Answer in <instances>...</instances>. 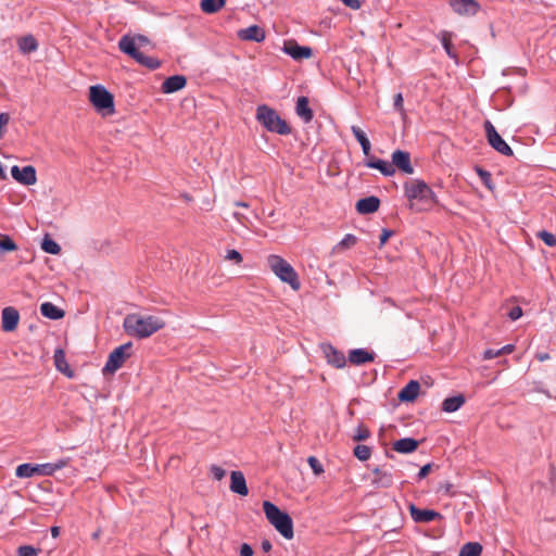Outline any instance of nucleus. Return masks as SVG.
Returning <instances> with one entry per match:
<instances>
[{
  "label": "nucleus",
  "instance_id": "obj_49",
  "mask_svg": "<svg viewBox=\"0 0 556 556\" xmlns=\"http://www.w3.org/2000/svg\"><path fill=\"white\" fill-rule=\"evenodd\" d=\"M10 122V114L7 112H3L0 114V138L3 137V130L2 128L5 127Z\"/></svg>",
  "mask_w": 556,
  "mask_h": 556
},
{
  "label": "nucleus",
  "instance_id": "obj_23",
  "mask_svg": "<svg viewBox=\"0 0 556 556\" xmlns=\"http://www.w3.org/2000/svg\"><path fill=\"white\" fill-rule=\"evenodd\" d=\"M295 112L304 123H309L314 117L308 99L304 96L298 98Z\"/></svg>",
  "mask_w": 556,
  "mask_h": 556
},
{
  "label": "nucleus",
  "instance_id": "obj_4",
  "mask_svg": "<svg viewBox=\"0 0 556 556\" xmlns=\"http://www.w3.org/2000/svg\"><path fill=\"white\" fill-rule=\"evenodd\" d=\"M269 269L285 283H288L293 290L301 287L299 276L294 268L281 256L270 254L266 260Z\"/></svg>",
  "mask_w": 556,
  "mask_h": 556
},
{
  "label": "nucleus",
  "instance_id": "obj_43",
  "mask_svg": "<svg viewBox=\"0 0 556 556\" xmlns=\"http://www.w3.org/2000/svg\"><path fill=\"white\" fill-rule=\"evenodd\" d=\"M538 238L544 241V243H556V238L553 233L546 230L538 231Z\"/></svg>",
  "mask_w": 556,
  "mask_h": 556
},
{
  "label": "nucleus",
  "instance_id": "obj_8",
  "mask_svg": "<svg viewBox=\"0 0 556 556\" xmlns=\"http://www.w3.org/2000/svg\"><path fill=\"white\" fill-rule=\"evenodd\" d=\"M484 130L489 144L498 153L511 156L513 150L506 143V141L501 137V135L496 131L495 127L490 121L484 122Z\"/></svg>",
  "mask_w": 556,
  "mask_h": 556
},
{
  "label": "nucleus",
  "instance_id": "obj_11",
  "mask_svg": "<svg viewBox=\"0 0 556 556\" xmlns=\"http://www.w3.org/2000/svg\"><path fill=\"white\" fill-rule=\"evenodd\" d=\"M392 165L404 174L412 175L414 167L410 162V154L403 150H395L392 155Z\"/></svg>",
  "mask_w": 556,
  "mask_h": 556
},
{
  "label": "nucleus",
  "instance_id": "obj_44",
  "mask_svg": "<svg viewBox=\"0 0 556 556\" xmlns=\"http://www.w3.org/2000/svg\"><path fill=\"white\" fill-rule=\"evenodd\" d=\"M404 99H403V96L401 92L396 93L394 96V101H393V105H394V109L400 112V113H404Z\"/></svg>",
  "mask_w": 556,
  "mask_h": 556
},
{
  "label": "nucleus",
  "instance_id": "obj_7",
  "mask_svg": "<svg viewBox=\"0 0 556 556\" xmlns=\"http://www.w3.org/2000/svg\"><path fill=\"white\" fill-rule=\"evenodd\" d=\"M131 346V342H127L114 349L110 353L108 361L103 367V375L114 374L115 371H117L124 365L126 359L130 357Z\"/></svg>",
  "mask_w": 556,
  "mask_h": 556
},
{
  "label": "nucleus",
  "instance_id": "obj_45",
  "mask_svg": "<svg viewBox=\"0 0 556 556\" xmlns=\"http://www.w3.org/2000/svg\"><path fill=\"white\" fill-rule=\"evenodd\" d=\"M478 174L481 178V180L483 181V184L489 188L491 189V174L488 172V170H484L482 168H478Z\"/></svg>",
  "mask_w": 556,
  "mask_h": 556
},
{
  "label": "nucleus",
  "instance_id": "obj_18",
  "mask_svg": "<svg viewBox=\"0 0 556 556\" xmlns=\"http://www.w3.org/2000/svg\"><path fill=\"white\" fill-rule=\"evenodd\" d=\"M230 490L231 492L239 494L241 496L248 495L249 489L247 486L244 475L241 471H231Z\"/></svg>",
  "mask_w": 556,
  "mask_h": 556
},
{
  "label": "nucleus",
  "instance_id": "obj_14",
  "mask_svg": "<svg viewBox=\"0 0 556 556\" xmlns=\"http://www.w3.org/2000/svg\"><path fill=\"white\" fill-rule=\"evenodd\" d=\"M409 513L415 522L428 523L435 519H441L442 516L440 513L432 509H420L416 507L414 504L409 505Z\"/></svg>",
  "mask_w": 556,
  "mask_h": 556
},
{
  "label": "nucleus",
  "instance_id": "obj_62",
  "mask_svg": "<svg viewBox=\"0 0 556 556\" xmlns=\"http://www.w3.org/2000/svg\"><path fill=\"white\" fill-rule=\"evenodd\" d=\"M40 243L48 244V243H55V242L52 240V238L48 233H46Z\"/></svg>",
  "mask_w": 556,
  "mask_h": 556
},
{
  "label": "nucleus",
  "instance_id": "obj_36",
  "mask_svg": "<svg viewBox=\"0 0 556 556\" xmlns=\"http://www.w3.org/2000/svg\"><path fill=\"white\" fill-rule=\"evenodd\" d=\"M18 48L22 52L29 53V52L37 50L38 43H37L36 39L29 35V36H25L20 39Z\"/></svg>",
  "mask_w": 556,
  "mask_h": 556
},
{
  "label": "nucleus",
  "instance_id": "obj_64",
  "mask_svg": "<svg viewBox=\"0 0 556 556\" xmlns=\"http://www.w3.org/2000/svg\"><path fill=\"white\" fill-rule=\"evenodd\" d=\"M237 206H241V207H249V204L245 203V202H236L235 203Z\"/></svg>",
  "mask_w": 556,
  "mask_h": 556
},
{
  "label": "nucleus",
  "instance_id": "obj_48",
  "mask_svg": "<svg viewBox=\"0 0 556 556\" xmlns=\"http://www.w3.org/2000/svg\"><path fill=\"white\" fill-rule=\"evenodd\" d=\"M226 258L229 261H233L237 264L241 263L242 256L237 250H229L226 254Z\"/></svg>",
  "mask_w": 556,
  "mask_h": 556
},
{
  "label": "nucleus",
  "instance_id": "obj_24",
  "mask_svg": "<svg viewBox=\"0 0 556 556\" xmlns=\"http://www.w3.org/2000/svg\"><path fill=\"white\" fill-rule=\"evenodd\" d=\"M136 46V38L130 37L128 35L123 36L118 41L119 50L125 54L129 55L130 58H132L134 60L140 53Z\"/></svg>",
  "mask_w": 556,
  "mask_h": 556
},
{
  "label": "nucleus",
  "instance_id": "obj_34",
  "mask_svg": "<svg viewBox=\"0 0 556 556\" xmlns=\"http://www.w3.org/2000/svg\"><path fill=\"white\" fill-rule=\"evenodd\" d=\"M65 465H66L65 460H61L58 464L47 463V464L37 465V469H38L37 475L51 476L56 470L63 468Z\"/></svg>",
  "mask_w": 556,
  "mask_h": 556
},
{
  "label": "nucleus",
  "instance_id": "obj_56",
  "mask_svg": "<svg viewBox=\"0 0 556 556\" xmlns=\"http://www.w3.org/2000/svg\"><path fill=\"white\" fill-rule=\"evenodd\" d=\"M515 350V345L514 344H506L504 345L503 348L498 349V352L502 355H505V354H510L511 352H514Z\"/></svg>",
  "mask_w": 556,
  "mask_h": 556
},
{
  "label": "nucleus",
  "instance_id": "obj_59",
  "mask_svg": "<svg viewBox=\"0 0 556 556\" xmlns=\"http://www.w3.org/2000/svg\"><path fill=\"white\" fill-rule=\"evenodd\" d=\"M262 549L264 552H269L271 549V543L267 540L262 542Z\"/></svg>",
  "mask_w": 556,
  "mask_h": 556
},
{
  "label": "nucleus",
  "instance_id": "obj_61",
  "mask_svg": "<svg viewBox=\"0 0 556 556\" xmlns=\"http://www.w3.org/2000/svg\"><path fill=\"white\" fill-rule=\"evenodd\" d=\"M0 243L9 244V243H14V242L12 241V239L9 236L0 235Z\"/></svg>",
  "mask_w": 556,
  "mask_h": 556
},
{
  "label": "nucleus",
  "instance_id": "obj_47",
  "mask_svg": "<svg viewBox=\"0 0 556 556\" xmlns=\"http://www.w3.org/2000/svg\"><path fill=\"white\" fill-rule=\"evenodd\" d=\"M507 315L511 320L515 321L522 316V309L520 306H514L509 309Z\"/></svg>",
  "mask_w": 556,
  "mask_h": 556
},
{
  "label": "nucleus",
  "instance_id": "obj_5",
  "mask_svg": "<svg viewBox=\"0 0 556 556\" xmlns=\"http://www.w3.org/2000/svg\"><path fill=\"white\" fill-rule=\"evenodd\" d=\"M403 188L409 201L419 200L426 203L434 202V192L424 180H408L404 184Z\"/></svg>",
  "mask_w": 556,
  "mask_h": 556
},
{
  "label": "nucleus",
  "instance_id": "obj_28",
  "mask_svg": "<svg viewBox=\"0 0 556 556\" xmlns=\"http://www.w3.org/2000/svg\"><path fill=\"white\" fill-rule=\"evenodd\" d=\"M40 313L42 316L58 320L64 317V311L51 302H45L40 305Z\"/></svg>",
  "mask_w": 556,
  "mask_h": 556
},
{
  "label": "nucleus",
  "instance_id": "obj_60",
  "mask_svg": "<svg viewBox=\"0 0 556 556\" xmlns=\"http://www.w3.org/2000/svg\"><path fill=\"white\" fill-rule=\"evenodd\" d=\"M135 38H136V43H139V45L148 43V38L142 35H138Z\"/></svg>",
  "mask_w": 556,
  "mask_h": 556
},
{
  "label": "nucleus",
  "instance_id": "obj_53",
  "mask_svg": "<svg viewBox=\"0 0 556 556\" xmlns=\"http://www.w3.org/2000/svg\"><path fill=\"white\" fill-rule=\"evenodd\" d=\"M240 555L241 556H252L253 555V548L248 543H243L240 546Z\"/></svg>",
  "mask_w": 556,
  "mask_h": 556
},
{
  "label": "nucleus",
  "instance_id": "obj_12",
  "mask_svg": "<svg viewBox=\"0 0 556 556\" xmlns=\"http://www.w3.org/2000/svg\"><path fill=\"white\" fill-rule=\"evenodd\" d=\"M450 5L458 15L473 16L480 10L476 0H450Z\"/></svg>",
  "mask_w": 556,
  "mask_h": 556
},
{
  "label": "nucleus",
  "instance_id": "obj_57",
  "mask_svg": "<svg viewBox=\"0 0 556 556\" xmlns=\"http://www.w3.org/2000/svg\"><path fill=\"white\" fill-rule=\"evenodd\" d=\"M18 245H0V255L17 250Z\"/></svg>",
  "mask_w": 556,
  "mask_h": 556
},
{
  "label": "nucleus",
  "instance_id": "obj_40",
  "mask_svg": "<svg viewBox=\"0 0 556 556\" xmlns=\"http://www.w3.org/2000/svg\"><path fill=\"white\" fill-rule=\"evenodd\" d=\"M438 492L442 493L443 495L450 496V497H453L456 494V492L454 490V485L447 481L440 483Z\"/></svg>",
  "mask_w": 556,
  "mask_h": 556
},
{
  "label": "nucleus",
  "instance_id": "obj_17",
  "mask_svg": "<svg viewBox=\"0 0 556 556\" xmlns=\"http://www.w3.org/2000/svg\"><path fill=\"white\" fill-rule=\"evenodd\" d=\"M379 206L380 200L375 195L363 198L356 202V211L363 215L377 212Z\"/></svg>",
  "mask_w": 556,
  "mask_h": 556
},
{
  "label": "nucleus",
  "instance_id": "obj_10",
  "mask_svg": "<svg viewBox=\"0 0 556 556\" xmlns=\"http://www.w3.org/2000/svg\"><path fill=\"white\" fill-rule=\"evenodd\" d=\"M282 51L295 61L309 59L313 55V51L309 47L300 46L295 40L286 41Z\"/></svg>",
  "mask_w": 556,
  "mask_h": 556
},
{
  "label": "nucleus",
  "instance_id": "obj_33",
  "mask_svg": "<svg viewBox=\"0 0 556 556\" xmlns=\"http://www.w3.org/2000/svg\"><path fill=\"white\" fill-rule=\"evenodd\" d=\"M38 472L37 465H31L28 463L18 465L15 470V476L17 478H30L36 476Z\"/></svg>",
  "mask_w": 556,
  "mask_h": 556
},
{
  "label": "nucleus",
  "instance_id": "obj_16",
  "mask_svg": "<svg viewBox=\"0 0 556 556\" xmlns=\"http://www.w3.org/2000/svg\"><path fill=\"white\" fill-rule=\"evenodd\" d=\"M365 165L369 168L378 169L386 177H390L395 174V168L391 163L371 155L367 156Z\"/></svg>",
  "mask_w": 556,
  "mask_h": 556
},
{
  "label": "nucleus",
  "instance_id": "obj_30",
  "mask_svg": "<svg viewBox=\"0 0 556 556\" xmlns=\"http://www.w3.org/2000/svg\"><path fill=\"white\" fill-rule=\"evenodd\" d=\"M465 403V397L462 394L446 397L442 403V410L453 413L458 410Z\"/></svg>",
  "mask_w": 556,
  "mask_h": 556
},
{
  "label": "nucleus",
  "instance_id": "obj_54",
  "mask_svg": "<svg viewBox=\"0 0 556 556\" xmlns=\"http://www.w3.org/2000/svg\"><path fill=\"white\" fill-rule=\"evenodd\" d=\"M431 468H432L431 464H426L425 466H422L418 472V479L426 478L429 475V472L431 471Z\"/></svg>",
  "mask_w": 556,
  "mask_h": 556
},
{
  "label": "nucleus",
  "instance_id": "obj_15",
  "mask_svg": "<svg viewBox=\"0 0 556 556\" xmlns=\"http://www.w3.org/2000/svg\"><path fill=\"white\" fill-rule=\"evenodd\" d=\"M325 357L327 358L328 364L332 365L336 368H343L346 364L345 355L338 351L331 344H324L321 346Z\"/></svg>",
  "mask_w": 556,
  "mask_h": 556
},
{
  "label": "nucleus",
  "instance_id": "obj_26",
  "mask_svg": "<svg viewBox=\"0 0 556 556\" xmlns=\"http://www.w3.org/2000/svg\"><path fill=\"white\" fill-rule=\"evenodd\" d=\"M375 475V479L372 480V484L376 488H389L393 483V477L390 472L384 471L378 467L372 469Z\"/></svg>",
  "mask_w": 556,
  "mask_h": 556
},
{
  "label": "nucleus",
  "instance_id": "obj_42",
  "mask_svg": "<svg viewBox=\"0 0 556 556\" xmlns=\"http://www.w3.org/2000/svg\"><path fill=\"white\" fill-rule=\"evenodd\" d=\"M369 437H370V431L364 426H358L355 434L353 435V440L354 441H365Z\"/></svg>",
  "mask_w": 556,
  "mask_h": 556
},
{
  "label": "nucleus",
  "instance_id": "obj_32",
  "mask_svg": "<svg viewBox=\"0 0 556 556\" xmlns=\"http://www.w3.org/2000/svg\"><path fill=\"white\" fill-rule=\"evenodd\" d=\"M482 549L480 543L468 542L460 547L458 556H481Z\"/></svg>",
  "mask_w": 556,
  "mask_h": 556
},
{
  "label": "nucleus",
  "instance_id": "obj_39",
  "mask_svg": "<svg viewBox=\"0 0 556 556\" xmlns=\"http://www.w3.org/2000/svg\"><path fill=\"white\" fill-rule=\"evenodd\" d=\"M39 549L31 545H21L16 554L17 556H38Z\"/></svg>",
  "mask_w": 556,
  "mask_h": 556
},
{
  "label": "nucleus",
  "instance_id": "obj_38",
  "mask_svg": "<svg viewBox=\"0 0 556 556\" xmlns=\"http://www.w3.org/2000/svg\"><path fill=\"white\" fill-rule=\"evenodd\" d=\"M441 42H442V46L445 50V52L447 53V55L452 59H456V53L453 51V46H452V41H451V36L450 34L447 33H444L442 35V38H441Z\"/></svg>",
  "mask_w": 556,
  "mask_h": 556
},
{
  "label": "nucleus",
  "instance_id": "obj_46",
  "mask_svg": "<svg viewBox=\"0 0 556 556\" xmlns=\"http://www.w3.org/2000/svg\"><path fill=\"white\" fill-rule=\"evenodd\" d=\"M211 472L213 475V478L217 481H220L225 477V473H226V471L222 467L216 466V465L211 467Z\"/></svg>",
  "mask_w": 556,
  "mask_h": 556
},
{
  "label": "nucleus",
  "instance_id": "obj_6",
  "mask_svg": "<svg viewBox=\"0 0 556 556\" xmlns=\"http://www.w3.org/2000/svg\"><path fill=\"white\" fill-rule=\"evenodd\" d=\"M89 100L97 111L114 112V97L102 85H96L89 88Z\"/></svg>",
  "mask_w": 556,
  "mask_h": 556
},
{
  "label": "nucleus",
  "instance_id": "obj_25",
  "mask_svg": "<svg viewBox=\"0 0 556 556\" xmlns=\"http://www.w3.org/2000/svg\"><path fill=\"white\" fill-rule=\"evenodd\" d=\"M419 442L413 438H403L393 442L392 447L395 452L401 454H409L416 451Z\"/></svg>",
  "mask_w": 556,
  "mask_h": 556
},
{
  "label": "nucleus",
  "instance_id": "obj_1",
  "mask_svg": "<svg viewBox=\"0 0 556 556\" xmlns=\"http://www.w3.org/2000/svg\"><path fill=\"white\" fill-rule=\"evenodd\" d=\"M123 326L127 334L144 339L164 328L165 321L154 315L129 314Z\"/></svg>",
  "mask_w": 556,
  "mask_h": 556
},
{
  "label": "nucleus",
  "instance_id": "obj_52",
  "mask_svg": "<svg viewBox=\"0 0 556 556\" xmlns=\"http://www.w3.org/2000/svg\"><path fill=\"white\" fill-rule=\"evenodd\" d=\"M501 356L500 352H498V349L495 350V349H486L484 352H483V359H492L494 357H498Z\"/></svg>",
  "mask_w": 556,
  "mask_h": 556
},
{
  "label": "nucleus",
  "instance_id": "obj_3",
  "mask_svg": "<svg viewBox=\"0 0 556 556\" xmlns=\"http://www.w3.org/2000/svg\"><path fill=\"white\" fill-rule=\"evenodd\" d=\"M256 119L270 132L278 135L291 134V127L287 124V122L282 119L274 109L265 104L257 106Z\"/></svg>",
  "mask_w": 556,
  "mask_h": 556
},
{
  "label": "nucleus",
  "instance_id": "obj_19",
  "mask_svg": "<svg viewBox=\"0 0 556 556\" xmlns=\"http://www.w3.org/2000/svg\"><path fill=\"white\" fill-rule=\"evenodd\" d=\"M238 36L242 40L262 42L265 39V31L257 25H251L247 28L240 29Z\"/></svg>",
  "mask_w": 556,
  "mask_h": 556
},
{
  "label": "nucleus",
  "instance_id": "obj_63",
  "mask_svg": "<svg viewBox=\"0 0 556 556\" xmlns=\"http://www.w3.org/2000/svg\"><path fill=\"white\" fill-rule=\"evenodd\" d=\"M51 535L54 539L58 538L60 535V527H56V526L52 527L51 528Z\"/></svg>",
  "mask_w": 556,
  "mask_h": 556
},
{
  "label": "nucleus",
  "instance_id": "obj_27",
  "mask_svg": "<svg viewBox=\"0 0 556 556\" xmlns=\"http://www.w3.org/2000/svg\"><path fill=\"white\" fill-rule=\"evenodd\" d=\"M53 361L55 368L67 377H73V370L70 368L65 353L62 349H58L54 352Z\"/></svg>",
  "mask_w": 556,
  "mask_h": 556
},
{
  "label": "nucleus",
  "instance_id": "obj_13",
  "mask_svg": "<svg viewBox=\"0 0 556 556\" xmlns=\"http://www.w3.org/2000/svg\"><path fill=\"white\" fill-rule=\"evenodd\" d=\"M20 313L15 307L7 306L1 312V328L5 332H12L17 328Z\"/></svg>",
  "mask_w": 556,
  "mask_h": 556
},
{
  "label": "nucleus",
  "instance_id": "obj_51",
  "mask_svg": "<svg viewBox=\"0 0 556 556\" xmlns=\"http://www.w3.org/2000/svg\"><path fill=\"white\" fill-rule=\"evenodd\" d=\"M42 251L49 254H60L62 245H40Z\"/></svg>",
  "mask_w": 556,
  "mask_h": 556
},
{
  "label": "nucleus",
  "instance_id": "obj_9",
  "mask_svg": "<svg viewBox=\"0 0 556 556\" xmlns=\"http://www.w3.org/2000/svg\"><path fill=\"white\" fill-rule=\"evenodd\" d=\"M11 175L17 182L24 186H31L37 181L36 169L31 165L24 166L23 168L14 165L11 168Z\"/></svg>",
  "mask_w": 556,
  "mask_h": 556
},
{
  "label": "nucleus",
  "instance_id": "obj_22",
  "mask_svg": "<svg viewBox=\"0 0 556 556\" xmlns=\"http://www.w3.org/2000/svg\"><path fill=\"white\" fill-rule=\"evenodd\" d=\"M375 359V354L365 349L351 350L349 353V361L351 364L359 366Z\"/></svg>",
  "mask_w": 556,
  "mask_h": 556
},
{
  "label": "nucleus",
  "instance_id": "obj_29",
  "mask_svg": "<svg viewBox=\"0 0 556 556\" xmlns=\"http://www.w3.org/2000/svg\"><path fill=\"white\" fill-rule=\"evenodd\" d=\"M351 130L362 147L364 155L367 157L370 155L371 144L366 134L357 126H352Z\"/></svg>",
  "mask_w": 556,
  "mask_h": 556
},
{
  "label": "nucleus",
  "instance_id": "obj_35",
  "mask_svg": "<svg viewBox=\"0 0 556 556\" xmlns=\"http://www.w3.org/2000/svg\"><path fill=\"white\" fill-rule=\"evenodd\" d=\"M136 62H138L140 65L149 68V70H156L161 66V61L152 58L147 56L142 52H140L137 58L135 59Z\"/></svg>",
  "mask_w": 556,
  "mask_h": 556
},
{
  "label": "nucleus",
  "instance_id": "obj_41",
  "mask_svg": "<svg viewBox=\"0 0 556 556\" xmlns=\"http://www.w3.org/2000/svg\"><path fill=\"white\" fill-rule=\"evenodd\" d=\"M307 463L315 475H320L324 472L323 465L315 456H309L307 458Z\"/></svg>",
  "mask_w": 556,
  "mask_h": 556
},
{
  "label": "nucleus",
  "instance_id": "obj_21",
  "mask_svg": "<svg viewBox=\"0 0 556 556\" xmlns=\"http://www.w3.org/2000/svg\"><path fill=\"white\" fill-rule=\"evenodd\" d=\"M420 391V384L417 380H410L400 392L399 400L401 402H413L416 400Z\"/></svg>",
  "mask_w": 556,
  "mask_h": 556
},
{
  "label": "nucleus",
  "instance_id": "obj_31",
  "mask_svg": "<svg viewBox=\"0 0 556 556\" xmlns=\"http://www.w3.org/2000/svg\"><path fill=\"white\" fill-rule=\"evenodd\" d=\"M226 4V0H201L200 8L206 14H214L222 10Z\"/></svg>",
  "mask_w": 556,
  "mask_h": 556
},
{
  "label": "nucleus",
  "instance_id": "obj_58",
  "mask_svg": "<svg viewBox=\"0 0 556 556\" xmlns=\"http://www.w3.org/2000/svg\"><path fill=\"white\" fill-rule=\"evenodd\" d=\"M356 238L353 235H346L339 243H355Z\"/></svg>",
  "mask_w": 556,
  "mask_h": 556
},
{
  "label": "nucleus",
  "instance_id": "obj_20",
  "mask_svg": "<svg viewBox=\"0 0 556 556\" xmlns=\"http://www.w3.org/2000/svg\"><path fill=\"white\" fill-rule=\"evenodd\" d=\"M187 84V79L184 75H174L166 78L162 84L163 93H173L181 90Z\"/></svg>",
  "mask_w": 556,
  "mask_h": 556
},
{
  "label": "nucleus",
  "instance_id": "obj_50",
  "mask_svg": "<svg viewBox=\"0 0 556 556\" xmlns=\"http://www.w3.org/2000/svg\"><path fill=\"white\" fill-rule=\"evenodd\" d=\"M394 235L393 230L382 229L379 236V243H386Z\"/></svg>",
  "mask_w": 556,
  "mask_h": 556
},
{
  "label": "nucleus",
  "instance_id": "obj_37",
  "mask_svg": "<svg viewBox=\"0 0 556 556\" xmlns=\"http://www.w3.org/2000/svg\"><path fill=\"white\" fill-rule=\"evenodd\" d=\"M353 453L357 459L365 462L370 458L371 448L367 445L358 444L354 447Z\"/></svg>",
  "mask_w": 556,
  "mask_h": 556
},
{
  "label": "nucleus",
  "instance_id": "obj_55",
  "mask_svg": "<svg viewBox=\"0 0 556 556\" xmlns=\"http://www.w3.org/2000/svg\"><path fill=\"white\" fill-rule=\"evenodd\" d=\"M346 7L351 8V9H359L361 7V2L359 0H341Z\"/></svg>",
  "mask_w": 556,
  "mask_h": 556
},
{
  "label": "nucleus",
  "instance_id": "obj_2",
  "mask_svg": "<svg viewBox=\"0 0 556 556\" xmlns=\"http://www.w3.org/2000/svg\"><path fill=\"white\" fill-rule=\"evenodd\" d=\"M263 509L266 519L287 540L294 535L292 518L269 501L263 502Z\"/></svg>",
  "mask_w": 556,
  "mask_h": 556
}]
</instances>
